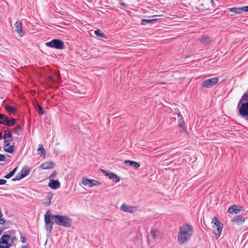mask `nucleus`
I'll return each instance as SVG.
<instances>
[{"mask_svg":"<svg viewBox=\"0 0 248 248\" xmlns=\"http://www.w3.org/2000/svg\"><path fill=\"white\" fill-rule=\"evenodd\" d=\"M193 233V228L189 224L183 225L179 228L178 233V241L180 245L187 243Z\"/></svg>","mask_w":248,"mask_h":248,"instance_id":"nucleus-1","label":"nucleus"},{"mask_svg":"<svg viewBox=\"0 0 248 248\" xmlns=\"http://www.w3.org/2000/svg\"><path fill=\"white\" fill-rule=\"evenodd\" d=\"M52 219H54L55 223L60 226L65 228H69L72 225V220L65 216L55 215H52Z\"/></svg>","mask_w":248,"mask_h":248,"instance_id":"nucleus-2","label":"nucleus"},{"mask_svg":"<svg viewBox=\"0 0 248 248\" xmlns=\"http://www.w3.org/2000/svg\"><path fill=\"white\" fill-rule=\"evenodd\" d=\"M212 223L213 224L214 233L217 236V239L220 237L221 234L223 224L216 217H214L212 218Z\"/></svg>","mask_w":248,"mask_h":248,"instance_id":"nucleus-3","label":"nucleus"},{"mask_svg":"<svg viewBox=\"0 0 248 248\" xmlns=\"http://www.w3.org/2000/svg\"><path fill=\"white\" fill-rule=\"evenodd\" d=\"M45 45L47 47L57 49H62L64 48L63 42L61 40L57 39H53L50 42H46Z\"/></svg>","mask_w":248,"mask_h":248,"instance_id":"nucleus-4","label":"nucleus"},{"mask_svg":"<svg viewBox=\"0 0 248 248\" xmlns=\"http://www.w3.org/2000/svg\"><path fill=\"white\" fill-rule=\"evenodd\" d=\"M52 215L50 213V211L48 210L45 215V227L47 231L49 232H51L52 229L53 225L55 223V221H52L51 218H52Z\"/></svg>","mask_w":248,"mask_h":248,"instance_id":"nucleus-5","label":"nucleus"},{"mask_svg":"<svg viewBox=\"0 0 248 248\" xmlns=\"http://www.w3.org/2000/svg\"><path fill=\"white\" fill-rule=\"evenodd\" d=\"M11 235L4 234L0 239V248H10L12 245L11 243Z\"/></svg>","mask_w":248,"mask_h":248,"instance_id":"nucleus-6","label":"nucleus"},{"mask_svg":"<svg viewBox=\"0 0 248 248\" xmlns=\"http://www.w3.org/2000/svg\"><path fill=\"white\" fill-rule=\"evenodd\" d=\"M3 138L4 139V150L8 153L12 154L14 153L16 150L14 143L11 145H10V142L12 141V140H7L6 139L5 136H3Z\"/></svg>","mask_w":248,"mask_h":248,"instance_id":"nucleus-7","label":"nucleus"},{"mask_svg":"<svg viewBox=\"0 0 248 248\" xmlns=\"http://www.w3.org/2000/svg\"><path fill=\"white\" fill-rule=\"evenodd\" d=\"M218 80L219 78L218 77L208 79L202 82V85L205 88H210L215 85L218 82Z\"/></svg>","mask_w":248,"mask_h":248,"instance_id":"nucleus-8","label":"nucleus"},{"mask_svg":"<svg viewBox=\"0 0 248 248\" xmlns=\"http://www.w3.org/2000/svg\"><path fill=\"white\" fill-rule=\"evenodd\" d=\"M239 112L243 117H247V119L248 120V102L243 103L239 107Z\"/></svg>","mask_w":248,"mask_h":248,"instance_id":"nucleus-9","label":"nucleus"},{"mask_svg":"<svg viewBox=\"0 0 248 248\" xmlns=\"http://www.w3.org/2000/svg\"><path fill=\"white\" fill-rule=\"evenodd\" d=\"M81 181L83 185H88L90 187H92L94 186H99L100 184V183L97 180L89 179L87 178H83Z\"/></svg>","mask_w":248,"mask_h":248,"instance_id":"nucleus-10","label":"nucleus"},{"mask_svg":"<svg viewBox=\"0 0 248 248\" xmlns=\"http://www.w3.org/2000/svg\"><path fill=\"white\" fill-rule=\"evenodd\" d=\"M138 208L137 206H128L125 203L122 204L121 207V209L123 211L129 213H132L137 211Z\"/></svg>","mask_w":248,"mask_h":248,"instance_id":"nucleus-11","label":"nucleus"},{"mask_svg":"<svg viewBox=\"0 0 248 248\" xmlns=\"http://www.w3.org/2000/svg\"><path fill=\"white\" fill-rule=\"evenodd\" d=\"M244 211L243 208L239 205H232L231 206L228 211L227 212L232 214L234 213L235 214L239 213L240 211Z\"/></svg>","mask_w":248,"mask_h":248,"instance_id":"nucleus-12","label":"nucleus"},{"mask_svg":"<svg viewBox=\"0 0 248 248\" xmlns=\"http://www.w3.org/2000/svg\"><path fill=\"white\" fill-rule=\"evenodd\" d=\"M15 31L19 33L20 36H23L25 33V31L22 30V24L21 21H17L14 25Z\"/></svg>","mask_w":248,"mask_h":248,"instance_id":"nucleus-13","label":"nucleus"},{"mask_svg":"<svg viewBox=\"0 0 248 248\" xmlns=\"http://www.w3.org/2000/svg\"><path fill=\"white\" fill-rule=\"evenodd\" d=\"M102 171L103 172V173L105 175V176H108L112 181L115 182H118L120 181L119 177H118L116 174L110 171L107 172L104 170H102Z\"/></svg>","mask_w":248,"mask_h":248,"instance_id":"nucleus-14","label":"nucleus"},{"mask_svg":"<svg viewBox=\"0 0 248 248\" xmlns=\"http://www.w3.org/2000/svg\"><path fill=\"white\" fill-rule=\"evenodd\" d=\"M48 186L53 189H56L60 187V183L57 180L50 179L48 185Z\"/></svg>","mask_w":248,"mask_h":248,"instance_id":"nucleus-15","label":"nucleus"},{"mask_svg":"<svg viewBox=\"0 0 248 248\" xmlns=\"http://www.w3.org/2000/svg\"><path fill=\"white\" fill-rule=\"evenodd\" d=\"M232 221L235 222L237 225H239L242 224L245 221V218L243 217L240 215L235 216L232 220Z\"/></svg>","mask_w":248,"mask_h":248,"instance_id":"nucleus-16","label":"nucleus"},{"mask_svg":"<svg viewBox=\"0 0 248 248\" xmlns=\"http://www.w3.org/2000/svg\"><path fill=\"white\" fill-rule=\"evenodd\" d=\"M54 166V164L53 162H46L40 166V168L43 170H46L53 168Z\"/></svg>","mask_w":248,"mask_h":248,"instance_id":"nucleus-17","label":"nucleus"},{"mask_svg":"<svg viewBox=\"0 0 248 248\" xmlns=\"http://www.w3.org/2000/svg\"><path fill=\"white\" fill-rule=\"evenodd\" d=\"M201 42L205 46L209 45L212 42V40L210 37L203 35L201 39Z\"/></svg>","mask_w":248,"mask_h":248,"instance_id":"nucleus-18","label":"nucleus"},{"mask_svg":"<svg viewBox=\"0 0 248 248\" xmlns=\"http://www.w3.org/2000/svg\"><path fill=\"white\" fill-rule=\"evenodd\" d=\"M30 169L27 166H24L20 171L21 175L23 178L27 176L30 172Z\"/></svg>","mask_w":248,"mask_h":248,"instance_id":"nucleus-19","label":"nucleus"},{"mask_svg":"<svg viewBox=\"0 0 248 248\" xmlns=\"http://www.w3.org/2000/svg\"><path fill=\"white\" fill-rule=\"evenodd\" d=\"M248 93H245L242 97H241V99L239 100L238 104V108H239L241 105H242L243 103H245V102H248Z\"/></svg>","mask_w":248,"mask_h":248,"instance_id":"nucleus-20","label":"nucleus"},{"mask_svg":"<svg viewBox=\"0 0 248 248\" xmlns=\"http://www.w3.org/2000/svg\"><path fill=\"white\" fill-rule=\"evenodd\" d=\"M125 164H128L130 166H131L134 168H138L140 167V164L134 161L131 160H125L124 161Z\"/></svg>","mask_w":248,"mask_h":248,"instance_id":"nucleus-21","label":"nucleus"},{"mask_svg":"<svg viewBox=\"0 0 248 248\" xmlns=\"http://www.w3.org/2000/svg\"><path fill=\"white\" fill-rule=\"evenodd\" d=\"M13 131L15 134L19 135L22 132L21 127L18 125L13 129Z\"/></svg>","mask_w":248,"mask_h":248,"instance_id":"nucleus-22","label":"nucleus"},{"mask_svg":"<svg viewBox=\"0 0 248 248\" xmlns=\"http://www.w3.org/2000/svg\"><path fill=\"white\" fill-rule=\"evenodd\" d=\"M53 195L51 193H48L47 199L46 201L43 203L44 204H45L46 206L49 205L51 203V200L52 198Z\"/></svg>","mask_w":248,"mask_h":248,"instance_id":"nucleus-23","label":"nucleus"},{"mask_svg":"<svg viewBox=\"0 0 248 248\" xmlns=\"http://www.w3.org/2000/svg\"><path fill=\"white\" fill-rule=\"evenodd\" d=\"M157 19H143L141 20V24L142 25H145L147 23H152L153 22L156 21Z\"/></svg>","mask_w":248,"mask_h":248,"instance_id":"nucleus-24","label":"nucleus"},{"mask_svg":"<svg viewBox=\"0 0 248 248\" xmlns=\"http://www.w3.org/2000/svg\"><path fill=\"white\" fill-rule=\"evenodd\" d=\"M16 123V119L14 118H12L11 120H9L7 119V120L6 121L5 124L8 126H11L15 124Z\"/></svg>","mask_w":248,"mask_h":248,"instance_id":"nucleus-25","label":"nucleus"},{"mask_svg":"<svg viewBox=\"0 0 248 248\" xmlns=\"http://www.w3.org/2000/svg\"><path fill=\"white\" fill-rule=\"evenodd\" d=\"M159 232L156 230H152L151 231V235L153 239H155L158 236Z\"/></svg>","mask_w":248,"mask_h":248,"instance_id":"nucleus-26","label":"nucleus"},{"mask_svg":"<svg viewBox=\"0 0 248 248\" xmlns=\"http://www.w3.org/2000/svg\"><path fill=\"white\" fill-rule=\"evenodd\" d=\"M17 170V167H16V168H15L14 170H13L11 171H10L8 174L6 175L5 176H4V177L6 179H10V178H11L13 176H14V175L15 174V173H16V171Z\"/></svg>","mask_w":248,"mask_h":248,"instance_id":"nucleus-27","label":"nucleus"},{"mask_svg":"<svg viewBox=\"0 0 248 248\" xmlns=\"http://www.w3.org/2000/svg\"><path fill=\"white\" fill-rule=\"evenodd\" d=\"M229 11L233 12L236 14H241V8L240 7H232L229 9Z\"/></svg>","mask_w":248,"mask_h":248,"instance_id":"nucleus-28","label":"nucleus"},{"mask_svg":"<svg viewBox=\"0 0 248 248\" xmlns=\"http://www.w3.org/2000/svg\"><path fill=\"white\" fill-rule=\"evenodd\" d=\"M7 117L4 114H0V124H5Z\"/></svg>","mask_w":248,"mask_h":248,"instance_id":"nucleus-29","label":"nucleus"},{"mask_svg":"<svg viewBox=\"0 0 248 248\" xmlns=\"http://www.w3.org/2000/svg\"><path fill=\"white\" fill-rule=\"evenodd\" d=\"M94 33L97 36L104 38H106L105 35L99 29L95 31Z\"/></svg>","mask_w":248,"mask_h":248,"instance_id":"nucleus-30","label":"nucleus"},{"mask_svg":"<svg viewBox=\"0 0 248 248\" xmlns=\"http://www.w3.org/2000/svg\"><path fill=\"white\" fill-rule=\"evenodd\" d=\"M6 110L8 112L14 113L16 111V108L13 106H7L6 107Z\"/></svg>","mask_w":248,"mask_h":248,"instance_id":"nucleus-31","label":"nucleus"},{"mask_svg":"<svg viewBox=\"0 0 248 248\" xmlns=\"http://www.w3.org/2000/svg\"><path fill=\"white\" fill-rule=\"evenodd\" d=\"M38 151H40L42 155H46V152L45 150V148H44L43 145H42L41 144L39 145V148L38 149Z\"/></svg>","mask_w":248,"mask_h":248,"instance_id":"nucleus-32","label":"nucleus"},{"mask_svg":"<svg viewBox=\"0 0 248 248\" xmlns=\"http://www.w3.org/2000/svg\"><path fill=\"white\" fill-rule=\"evenodd\" d=\"M6 133H7V135L6 136V138H8L7 140H13V138L12 132L10 130H6Z\"/></svg>","mask_w":248,"mask_h":248,"instance_id":"nucleus-33","label":"nucleus"},{"mask_svg":"<svg viewBox=\"0 0 248 248\" xmlns=\"http://www.w3.org/2000/svg\"><path fill=\"white\" fill-rule=\"evenodd\" d=\"M23 177L21 175V173L20 172H18L16 175V177L13 178L12 179V181H17V180H20V179H22Z\"/></svg>","mask_w":248,"mask_h":248,"instance_id":"nucleus-34","label":"nucleus"},{"mask_svg":"<svg viewBox=\"0 0 248 248\" xmlns=\"http://www.w3.org/2000/svg\"><path fill=\"white\" fill-rule=\"evenodd\" d=\"M37 108L38 109V113L40 115H43L45 113V111L43 109V108H42V107L39 105H37Z\"/></svg>","mask_w":248,"mask_h":248,"instance_id":"nucleus-35","label":"nucleus"},{"mask_svg":"<svg viewBox=\"0 0 248 248\" xmlns=\"http://www.w3.org/2000/svg\"><path fill=\"white\" fill-rule=\"evenodd\" d=\"M240 8L241 13L248 12V6L241 7Z\"/></svg>","mask_w":248,"mask_h":248,"instance_id":"nucleus-36","label":"nucleus"},{"mask_svg":"<svg viewBox=\"0 0 248 248\" xmlns=\"http://www.w3.org/2000/svg\"><path fill=\"white\" fill-rule=\"evenodd\" d=\"M17 240V239L15 236H11V243L12 244V245H13L14 242L16 241Z\"/></svg>","mask_w":248,"mask_h":248,"instance_id":"nucleus-37","label":"nucleus"},{"mask_svg":"<svg viewBox=\"0 0 248 248\" xmlns=\"http://www.w3.org/2000/svg\"><path fill=\"white\" fill-rule=\"evenodd\" d=\"M179 127H183V126L185 124V122H184V119H183V120H181V119L179 120Z\"/></svg>","mask_w":248,"mask_h":248,"instance_id":"nucleus-38","label":"nucleus"},{"mask_svg":"<svg viewBox=\"0 0 248 248\" xmlns=\"http://www.w3.org/2000/svg\"><path fill=\"white\" fill-rule=\"evenodd\" d=\"M119 1L120 2V5H121L122 6H123V7L126 8L127 7V4L123 2L122 1V0H119Z\"/></svg>","mask_w":248,"mask_h":248,"instance_id":"nucleus-39","label":"nucleus"},{"mask_svg":"<svg viewBox=\"0 0 248 248\" xmlns=\"http://www.w3.org/2000/svg\"><path fill=\"white\" fill-rule=\"evenodd\" d=\"M56 174H57V172L56 171H54V172H53L50 175L49 177L50 178H54L56 176Z\"/></svg>","mask_w":248,"mask_h":248,"instance_id":"nucleus-40","label":"nucleus"},{"mask_svg":"<svg viewBox=\"0 0 248 248\" xmlns=\"http://www.w3.org/2000/svg\"><path fill=\"white\" fill-rule=\"evenodd\" d=\"M20 241L22 243H25L26 242L25 237L22 235H20Z\"/></svg>","mask_w":248,"mask_h":248,"instance_id":"nucleus-41","label":"nucleus"},{"mask_svg":"<svg viewBox=\"0 0 248 248\" xmlns=\"http://www.w3.org/2000/svg\"><path fill=\"white\" fill-rule=\"evenodd\" d=\"M5 159V157L4 155L0 154V161H4Z\"/></svg>","mask_w":248,"mask_h":248,"instance_id":"nucleus-42","label":"nucleus"},{"mask_svg":"<svg viewBox=\"0 0 248 248\" xmlns=\"http://www.w3.org/2000/svg\"><path fill=\"white\" fill-rule=\"evenodd\" d=\"M6 183V181L4 179H0V185H2L5 184Z\"/></svg>","mask_w":248,"mask_h":248,"instance_id":"nucleus-43","label":"nucleus"},{"mask_svg":"<svg viewBox=\"0 0 248 248\" xmlns=\"http://www.w3.org/2000/svg\"><path fill=\"white\" fill-rule=\"evenodd\" d=\"M178 116L179 118V120L181 119V120H183V119H184L182 115L181 114L180 112H179L178 113Z\"/></svg>","mask_w":248,"mask_h":248,"instance_id":"nucleus-44","label":"nucleus"},{"mask_svg":"<svg viewBox=\"0 0 248 248\" xmlns=\"http://www.w3.org/2000/svg\"><path fill=\"white\" fill-rule=\"evenodd\" d=\"M183 128V130L184 131L186 132H187V130H186V128L185 126H184V125L183 126V127H182Z\"/></svg>","mask_w":248,"mask_h":248,"instance_id":"nucleus-45","label":"nucleus"},{"mask_svg":"<svg viewBox=\"0 0 248 248\" xmlns=\"http://www.w3.org/2000/svg\"><path fill=\"white\" fill-rule=\"evenodd\" d=\"M21 248H28V246L27 245H23L22 246Z\"/></svg>","mask_w":248,"mask_h":248,"instance_id":"nucleus-46","label":"nucleus"},{"mask_svg":"<svg viewBox=\"0 0 248 248\" xmlns=\"http://www.w3.org/2000/svg\"><path fill=\"white\" fill-rule=\"evenodd\" d=\"M161 15H154L153 16V17H159Z\"/></svg>","mask_w":248,"mask_h":248,"instance_id":"nucleus-47","label":"nucleus"},{"mask_svg":"<svg viewBox=\"0 0 248 248\" xmlns=\"http://www.w3.org/2000/svg\"><path fill=\"white\" fill-rule=\"evenodd\" d=\"M7 135V133H6V130L4 131V136H5V138H6V136Z\"/></svg>","mask_w":248,"mask_h":248,"instance_id":"nucleus-48","label":"nucleus"},{"mask_svg":"<svg viewBox=\"0 0 248 248\" xmlns=\"http://www.w3.org/2000/svg\"><path fill=\"white\" fill-rule=\"evenodd\" d=\"M2 138V133L0 132V140H1Z\"/></svg>","mask_w":248,"mask_h":248,"instance_id":"nucleus-49","label":"nucleus"},{"mask_svg":"<svg viewBox=\"0 0 248 248\" xmlns=\"http://www.w3.org/2000/svg\"><path fill=\"white\" fill-rule=\"evenodd\" d=\"M211 1V2L212 3V4H214V0H211V1Z\"/></svg>","mask_w":248,"mask_h":248,"instance_id":"nucleus-50","label":"nucleus"},{"mask_svg":"<svg viewBox=\"0 0 248 248\" xmlns=\"http://www.w3.org/2000/svg\"><path fill=\"white\" fill-rule=\"evenodd\" d=\"M3 230H0V235L2 233Z\"/></svg>","mask_w":248,"mask_h":248,"instance_id":"nucleus-51","label":"nucleus"}]
</instances>
